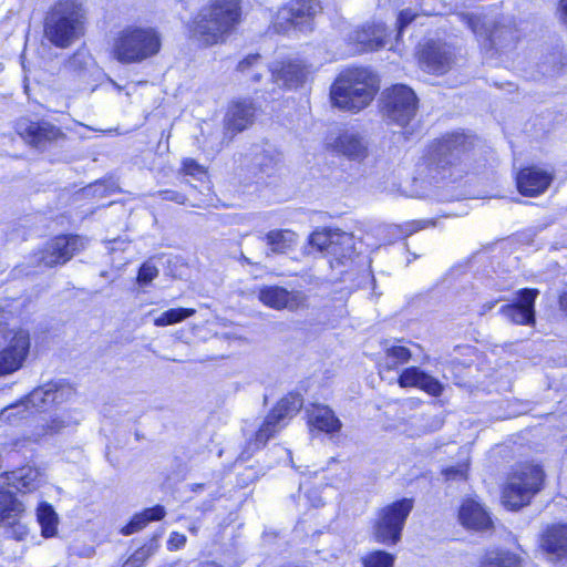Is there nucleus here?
<instances>
[{
    "mask_svg": "<svg viewBox=\"0 0 567 567\" xmlns=\"http://www.w3.org/2000/svg\"><path fill=\"white\" fill-rule=\"evenodd\" d=\"M474 137L451 132L433 140L419 163V173L430 182L455 183L474 169Z\"/></svg>",
    "mask_w": 567,
    "mask_h": 567,
    "instance_id": "nucleus-1",
    "label": "nucleus"
},
{
    "mask_svg": "<svg viewBox=\"0 0 567 567\" xmlns=\"http://www.w3.org/2000/svg\"><path fill=\"white\" fill-rule=\"evenodd\" d=\"M44 483V473L29 465L0 474V528L4 537L22 542L29 534L27 524L22 522L25 506L10 487L28 494L39 489Z\"/></svg>",
    "mask_w": 567,
    "mask_h": 567,
    "instance_id": "nucleus-2",
    "label": "nucleus"
},
{
    "mask_svg": "<svg viewBox=\"0 0 567 567\" xmlns=\"http://www.w3.org/2000/svg\"><path fill=\"white\" fill-rule=\"evenodd\" d=\"M239 21V0H215L195 16L189 32L200 43L213 45L224 42Z\"/></svg>",
    "mask_w": 567,
    "mask_h": 567,
    "instance_id": "nucleus-3",
    "label": "nucleus"
},
{
    "mask_svg": "<svg viewBox=\"0 0 567 567\" xmlns=\"http://www.w3.org/2000/svg\"><path fill=\"white\" fill-rule=\"evenodd\" d=\"M378 91L375 76L363 68L340 73L331 86L332 104L344 111L359 112L368 106Z\"/></svg>",
    "mask_w": 567,
    "mask_h": 567,
    "instance_id": "nucleus-4",
    "label": "nucleus"
},
{
    "mask_svg": "<svg viewBox=\"0 0 567 567\" xmlns=\"http://www.w3.org/2000/svg\"><path fill=\"white\" fill-rule=\"evenodd\" d=\"M85 12L73 0L58 2L48 13L44 34L58 48H68L83 34Z\"/></svg>",
    "mask_w": 567,
    "mask_h": 567,
    "instance_id": "nucleus-5",
    "label": "nucleus"
},
{
    "mask_svg": "<svg viewBox=\"0 0 567 567\" xmlns=\"http://www.w3.org/2000/svg\"><path fill=\"white\" fill-rule=\"evenodd\" d=\"M73 395L74 389L70 383L63 380L51 381L35 388L23 400L2 409L0 419L4 422L14 423L25 417L30 409L44 411L71 400Z\"/></svg>",
    "mask_w": 567,
    "mask_h": 567,
    "instance_id": "nucleus-6",
    "label": "nucleus"
},
{
    "mask_svg": "<svg viewBox=\"0 0 567 567\" xmlns=\"http://www.w3.org/2000/svg\"><path fill=\"white\" fill-rule=\"evenodd\" d=\"M161 47V35L155 29L127 27L115 38L113 54L122 63H138L157 54Z\"/></svg>",
    "mask_w": 567,
    "mask_h": 567,
    "instance_id": "nucleus-7",
    "label": "nucleus"
},
{
    "mask_svg": "<svg viewBox=\"0 0 567 567\" xmlns=\"http://www.w3.org/2000/svg\"><path fill=\"white\" fill-rule=\"evenodd\" d=\"M237 70L254 83L270 73L274 82L288 89L298 87L307 75L305 65L299 61L276 62L268 68L260 54L247 55L238 63Z\"/></svg>",
    "mask_w": 567,
    "mask_h": 567,
    "instance_id": "nucleus-8",
    "label": "nucleus"
},
{
    "mask_svg": "<svg viewBox=\"0 0 567 567\" xmlns=\"http://www.w3.org/2000/svg\"><path fill=\"white\" fill-rule=\"evenodd\" d=\"M544 476L539 465L525 464L519 466L508 477L503 488V504L509 509H518L527 505L540 491Z\"/></svg>",
    "mask_w": 567,
    "mask_h": 567,
    "instance_id": "nucleus-9",
    "label": "nucleus"
},
{
    "mask_svg": "<svg viewBox=\"0 0 567 567\" xmlns=\"http://www.w3.org/2000/svg\"><path fill=\"white\" fill-rule=\"evenodd\" d=\"M412 508L413 501L410 498H402L381 508L372 527L374 540L388 546L398 544Z\"/></svg>",
    "mask_w": 567,
    "mask_h": 567,
    "instance_id": "nucleus-10",
    "label": "nucleus"
},
{
    "mask_svg": "<svg viewBox=\"0 0 567 567\" xmlns=\"http://www.w3.org/2000/svg\"><path fill=\"white\" fill-rule=\"evenodd\" d=\"M457 19L476 35L483 50L486 52H502L514 47L517 40V31L511 25H494L491 30L481 17L471 13H458Z\"/></svg>",
    "mask_w": 567,
    "mask_h": 567,
    "instance_id": "nucleus-11",
    "label": "nucleus"
},
{
    "mask_svg": "<svg viewBox=\"0 0 567 567\" xmlns=\"http://www.w3.org/2000/svg\"><path fill=\"white\" fill-rule=\"evenodd\" d=\"M382 104L386 120L404 127L416 115L419 99L408 85L395 84L382 93Z\"/></svg>",
    "mask_w": 567,
    "mask_h": 567,
    "instance_id": "nucleus-12",
    "label": "nucleus"
},
{
    "mask_svg": "<svg viewBox=\"0 0 567 567\" xmlns=\"http://www.w3.org/2000/svg\"><path fill=\"white\" fill-rule=\"evenodd\" d=\"M301 408L302 399L299 394H289L282 398L265 417L255 433L254 441H249V446H252L254 450L265 446L276 433L287 425V421L296 415Z\"/></svg>",
    "mask_w": 567,
    "mask_h": 567,
    "instance_id": "nucleus-13",
    "label": "nucleus"
},
{
    "mask_svg": "<svg viewBox=\"0 0 567 567\" xmlns=\"http://www.w3.org/2000/svg\"><path fill=\"white\" fill-rule=\"evenodd\" d=\"M84 246V239L78 235L58 236L48 241L42 250L31 256L30 264L44 267L63 265Z\"/></svg>",
    "mask_w": 567,
    "mask_h": 567,
    "instance_id": "nucleus-14",
    "label": "nucleus"
},
{
    "mask_svg": "<svg viewBox=\"0 0 567 567\" xmlns=\"http://www.w3.org/2000/svg\"><path fill=\"white\" fill-rule=\"evenodd\" d=\"M30 334L27 330L18 329L8 342L0 348V377L12 374L20 370L29 354Z\"/></svg>",
    "mask_w": 567,
    "mask_h": 567,
    "instance_id": "nucleus-15",
    "label": "nucleus"
},
{
    "mask_svg": "<svg viewBox=\"0 0 567 567\" xmlns=\"http://www.w3.org/2000/svg\"><path fill=\"white\" fill-rule=\"evenodd\" d=\"M16 131L25 143L38 150H45L52 143L65 137L59 127L45 121L34 122L29 118H20L17 122Z\"/></svg>",
    "mask_w": 567,
    "mask_h": 567,
    "instance_id": "nucleus-16",
    "label": "nucleus"
},
{
    "mask_svg": "<svg viewBox=\"0 0 567 567\" xmlns=\"http://www.w3.org/2000/svg\"><path fill=\"white\" fill-rule=\"evenodd\" d=\"M334 240L331 243L326 258L330 267L337 270L339 275L348 274L355 264V249L353 236L349 233L340 231L332 235Z\"/></svg>",
    "mask_w": 567,
    "mask_h": 567,
    "instance_id": "nucleus-17",
    "label": "nucleus"
},
{
    "mask_svg": "<svg viewBox=\"0 0 567 567\" xmlns=\"http://www.w3.org/2000/svg\"><path fill=\"white\" fill-rule=\"evenodd\" d=\"M259 300L267 307L296 311L308 307V296L299 290L288 291L279 286H265L258 292Z\"/></svg>",
    "mask_w": 567,
    "mask_h": 567,
    "instance_id": "nucleus-18",
    "label": "nucleus"
},
{
    "mask_svg": "<svg viewBox=\"0 0 567 567\" xmlns=\"http://www.w3.org/2000/svg\"><path fill=\"white\" fill-rule=\"evenodd\" d=\"M538 295L537 289H520L517 291L516 301L502 306L499 312L513 323L534 326L536 321L535 301Z\"/></svg>",
    "mask_w": 567,
    "mask_h": 567,
    "instance_id": "nucleus-19",
    "label": "nucleus"
},
{
    "mask_svg": "<svg viewBox=\"0 0 567 567\" xmlns=\"http://www.w3.org/2000/svg\"><path fill=\"white\" fill-rule=\"evenodd\" d=\"M321 7L317 0H297L279 12L278 20H285L288 27L301 32L312 30V20L320 12Z\"/></svg>",
    "mask_w": 567,
    "mask_h": 567,
    "instance_id": "nucleus-20",
    "label": "nucleus"
},
{
    "mask_svg": "<svg viewBox=\"0 0 567 567\" xmlns=\"http://www.w3.org/2000/svg\"><path fill=\"white\" fill-rule=\"evenodd\" d=\"M452 61L453 52L446 43L431 40L420 51V64L429 73H445Z\"/></svg>",
    "mask_w": 567,
    "mask_h": 567,
    "instance_id": "nucleus-21",
    "label": "nucleus"
},
{
    "mask_svg": "<svg viewBox=\"0 0 567 567\" xmlns=\"http://www.w3.org/2000/svg\"><path fill=\"white\" fill-rule=\"evenodd\" d=\"M388 30L384 23L365 24L350 34V40L357 44L358 52L377 51L388 43Z\"/></svg>",
    "mask_w": 567,
    "mask_h": 567,
    "instance_id": "nucleus-22",
    "label": "nucleus"
},
{
    "mask_svg": "<svg viewBox=\"0 0 567 567\" xmlns=\"http://www.w3.org/2000/svg\"><path fill=\"white\" fill-rule=\"evenodd\" d=\"M553 176L540 168L527 167L522 169L516 178L517 188L524 196H537L543 194L550 185Z\"/></svg>",
    "mask_w": 567,
    "mask_h": 567,
    "instance_id": "nucleus-23",
    "label": "nucleus"
},
{
    "mask_svg": "<svg viewBox=\"0 0 567 567\" xmlns=\"http://www.w3.org/2000/svg\"><path fill=\"white\" fill-rule=\"evenodd\" d=\"M458 519L468 529L483 532L493 527L489 513L481 503L473 498H467L462 503L458 511Z\"/></svg>",
    "mask_w": 567,
    "mask_h": 567,
    "instance_id": "nucleus-24",
    "label": "nucleus"
},
{
    "mask_svg": "<svg viewBox=\"0 0 567 567\" xmlns=\"http://www.w3.org/2000/svg\"><path fill=\"white\" fill-rule=\"evenodd\" d=\"M368 140L355 130H346L336 138L333 148L350 159L361 161L368 155Z\"/></svg>",
    "mask_w": 567,
    "mask_h": 567,
    "instance_id": "nucleus-25",
    "label": "nucleus"
},
{
    "mask_svg": "<svg viewBox=\"0 0 567 567\" xmlns=\"http://www.w3.org/2000/svg\"><path fill=\"white\" fill-rule=\"evenodd\" d=\"M256 107L249 100L233 102L225 117L227 132L239 133L254 123Z\"/></svg>",
    "mask_w": 567,
    "mask_h": 567,
    "instance_id": "nucleus-26",
    "label": "nucleus"
},
{
    "mask_svg": "<svg viewBox=\"0 0 567 567\" xmlns=\"http://www.w3.org/2000/svg\"><path fill=\"white\" fill-rule=\"evenodd\" d=\"M540 547L550 559H567V524L547 527L542 535Z\"/></svg>",
    "mask_w": 567,
    "mask_h": 567,
    "instance_id": "nucleus-27",
    "label": "nucleus"
},
{
    "mask_svg": "<svg viewBox=\"0 0 567 567\" xmlns=\"http://www.w3.org/2000/svg\"><path fill=\"white\" fill-rule=\"evenodd\" d=\"M307 415L311 431L317 430L326 434H334L342 427L341 421L328 405L312 404L307 409Z\"/></svg>",
    "mask_w": 567,
    "mask_h": 567,
    "instance_id": "nucleus-28",
    "label": "nucleus"
},
{
    "mask_svg": "<svg viewBox=\"0 0 567 567\" xmlns=\"http://www.w3.org/2000/svg\"><path fill=\"white\" fill-rule=\"evenodd\" d=\"M399 384L402 388L416 386L426 393L439 396L443 391V385L435 378L426 374L417 367L406 368L399 377Z\"/></svg>",
    "mask_w": 567,
    "mask_h": 567,
    "instance_id": "nucleus-29",
    "label": "nucleus"
},
{
    "mask_svg": "<svg viewBox=\"0 0 567 567\" xmlns=\"http://www.w3.org/2000/svg\"><path fill=\"white\" fill-rule=\"evenodd\" d=\"M165 514L166 511L162 505H156L154 507L146 508L143 512L137 513L133 516L131 522L122 528V534H134L144 528L148 523L161 520L162 518H164Z\"/></svg>",
    "mask_w": 567,
    "mask_h": 567,
    "instance_id": "nucleus-30",
    "label": "nucleus"
},
{
    "mask_svg": "<svg viewBox=\"0 0 567 567\" xmlns=\"http://www.w3.org/2000/svg\"><path fill=\"white\" fill-rule=\"evenodd\" d=\"M37 519L43 537L49 538L56 534L59 518L52 505L47 502L40 503L37 508Z\"/></svg>",
    "mask_w": 567,
    "mask_h": 567,
    "instance_id": "nucleus-31",
    "label": "nucleus"
},
{
    "mask_svg": "<svg viewBox=\"0 0 567 567\" xmlns=\"http://www.w3.org/2000/svg\"><path fill=\"white\" fill-rule=\"evenodd\" d=\"M266 241L272 252L282 254L296 243V234L289 229L270 230Z\"/></svg>",
    "mask_w": 567,
    "mask_h": 567,
    "instance_id": "nucleus-32",
    "label": "nucleus"
},
{
    "mask_svg": "<svg viewBox=\"0 0 567 567\" xmlns=\"http://www.w3.org/2000/svg\"><path fill=\"white\" fill-rule=\"evenodd\" d=\"M482 567H522L519 558L509 551L487 553L482 561Z\"/></svg>",
    "mask_w": 567,
    "mask_h": 567,
    "instance_id": "nucleus-33",
    "label": "nucleus"
},
{
    "mask_svg": "<svg viewBox=\"0 0 567 567\" xmlns=\"http://www.w3.org/2000/svg\"><path fill=\"white\" fill-rule=\"evenodd\" d=\"M411 358V351L403 346H393L385 350V355L380 363L388 370H394L399 365L404 364Z\"/></svg>",
    "mask_w": 567,
    "mask_h": 567,
    "instance_id": "nucleus-34",
    "label": "nucleus"
},
{
    "mask_svg": "<svg viewBox=\"0 0 567 567\" xmlns=\"http://www.w3.org/2000/svg\"><path fill=\"white\" fill-rule=\"evenodd\" d=\"M195 309L190 308H174L164 311L159 317L154 320L156 327H165L178 323L195 313Z\"/></svg>",
    "mask_w": 567,
    "mask_h": 567,
    "instance_id": "nucleus-35",
    "label": "nucleus"
},
{
    "mask_svg": "<svg viewBox=\"0 0 567 567\" xmlns=\"http://www.w3.org/2000/svg\"><path fill=\"white\" fill-rule=\"evenodd\" d=\"M66 425H68V423L63 419H61L59 416H54L51 420L37 425L31 435V439L33 441H38L44 436L58 434Z\"/></svg>",
    "mask_w": 567,
    "mask_h": 567,
    "instance_id": "nucleus-36",
    "label": "nucleus"
},
{
    "mask_svg": "<svg viewBox=\"0 0 567 567\" xmlns=\"http://www.w3.org/2000/svg\"><path fill=\"white\" fill-rule=\"evenodd\" d=\"M158 548L156 537H153L148 544L138 548L122 567H142L147 558L155 554Z\"/></svg>",
    "mask_w": 567,
    "mask_h": 567,
    "instance_id": "nucleus-37",
    "label": "nucleus"
},
{
    "mask_svg": "<svg viewBox=\"0 0 567 567\" xmlns=\"http://www.w3.org/2000/svg\"><path fill=\"white\" fill-rule=\"evenodd\" d=\"M339 233L340 230L331 229L316 230L311 234L309 238V244L311 245V247L317 248L320 252H322L326 256L331 243L334 240V238H332V235Z\"/></svg>",
    "mask_w": 567,
    "mask_h": 567,
    "instance_id": "nucleus-38",
    "label": "nucleus"
},
{
    "mask_svg": "<svg viewBox=\"0 0 567 567\" xmlns=\"http://www.w3.org/2000/svg\"><path fill=\"white\" fill-rule=\"evenodd\" d=\"M394 556L383 551L375 550L370 553L364 559V567H393Z\"/></svg>",
    "mask_w": 567,
    "mask_h": 567,
    "instance_id": "nucleus-39",
    "label": "nucleus"
},
{
    "mask_svg": "<svg viewBox=\"0 0 567 567\" xmlns=\"http://www.w3.org/2000/svg\"><path fill=\"white\" fill-rule=\"evenodd\" d=\"M158 276V269L151 262H144L137 275V282L142 286L148 285L154 278Z\"/></svg>",
    "mask_w": 567,
    "mask_h": 567,
    "instance_id": "nucleus-40",
    "label": "nucleus"
},
{
    "mask_svg": "<svg viewBox=\"0 0 567 567\" xmlns=\"http://www.w3.org/2000/svg\"><path fill=\"white\" fill-rule=\"evenodd\" d=\"M183 171L186 175H190L198 181H202L204 177H206L205 168L192 158L184 159Z\"/></svg>",
    "mask_w": 567,
    "mask_h": 567,
    "instance_id": "nucleus-41",
    "label": "nucleus"
},
{
    "mask_svg": "<svg viewBox=\"0 0 567 567\" xmlns=\"http://www.w3.org/2000/svg\"><path fill=\"white\" fill-rule=\"evenodd\" d=\"M415 18H416V13H414L411 9H404V10L400 11V13L398 16V19H396V29H398L396 41L401 37V34L404 31V29L411 22H413Z\"/></svg>",
    "mask_w": 567,
    "mask_h": 567,
    "instance_id": "nucleus-42",
    "label": "nucleus"
},
{
    "mask_svg": "<svg viewBox=\"0 0 567 567\" xmlns=\"http://www.w3.org/2000/svg\"><path fill=\"white\" fill-rule=\"evenodd\" d=\"M467 465L450 466L443 471L447 480H463L466 476Z\"/></svg>",
    "mask_w": 567,
    "mask_h": 567,
    "instance_id": "nucleus-43",
    "label": "nucleus"
},
{
    "mask_svg": "<svg viewBox=\"0 0 567 567\" xmlns=\"http://www.w3.org/2000/svg\"><path fill=\"white\" fill-rule=\"evenodd\" d=\"M158 195L164 200L175 202L181 205H184L186 203V196L174 189L161 190L158 192Z\"/></svg>",
    "mask_w": 567,
    "mask_h": 567,
    "instance_id": "nucleus-44",
    "label": "nucleus"
},
{
    "mask_svg": "<svg viewBox=\"0 0 567 567\" xmlns=\"http://www.w3.org/2000/svg\"><path fill=\"white\" fill-rule=\"evenodd\" d=\"M186 544V536L183 534H179L177 532H173L169 535V538L167 540V548L169 550H177L185 546Z\"/></svg>",
    "mask_w": 567,
    "mask_h": 567,
    "instance_id": "nucleus-45",
    "label": "nucleus"
},
{
    "mask_svg": "<svg viewBox=\"0 0 567 567\" xmlns=\"http://www.w3.org/2000/svg\"><path fill=\"white\" fill-rule=\"evenodd\" d=\"M430 224V221H411L405 225V234L412 235L413 233L417 231L419 229H422L425 227V225Z\"/></svg>",
    "mask_w": 567,
    "mask_h": 567,
    "instance_id": "nucleus-46",
    "label": "nucleus"
},
{
    "mask_svg": "<svg viewBox=\"0 0 567 567\" xmlns=\"http://www.w3.org/2000/svg\"><path fill=\"white\" fill-rule=\"evenodd\" d=\"M17 330L9 329L6 324L0 323V348L8 342L11 334H13Z\"/></svg>",
    "mask_w": 567,
    "mask_h": 567,
    "instance_id": "nucleus-47",
    "label": "nucleus"
},
{
    "mask_svg": "<svg viewBox=\"0 0 567 567\" xmlns=\"http://www.w3.org/2000/svg\"><path fill=\"white\" fill-rule=\"evenodd\" d=\"M560 20L567 28V0L559 1Z\"/></svg>",
    "mask_w": 567,
    "mask_h": 567,
    "instance_id": "nucleus-48",
    "label": "nucleus"
},
{
    "mask_svg": "<svg viewBox=\"0 0 567 567\" xmlns=\"http://www.w3.org/2000/svg\"><path fill=\"white\" fill-rule=\"evenodd\" d=\"M559 303L564 310H567V290L560 296Z\"/></svg>",
    "mask_w": 567,
    "mask_h": 567,
    "instance_id": "nucleus-49",
    "label": "nucleus"
},
{
    "mask_svg": "<svg viewBox=\"0 0 567 567\" xmlns=\"http://www.w3.org/2000/svg\"><path fill=\"white\" fill-rule=\"evenodd\" d=\"M495 306V302H486L482 306V310H481V315H484L485 312L489 311L491 309H493Z\"/></svg>",
    "mask_w": 567,
    "mask_h": 567,
    "instance_id": "nucleus-50",
    "label": "nucleus"
},
{
    "mask_svg": "<svg viewBox=\"0 0 567 567\" xmlns=\"http://www.w3.org/2000/svg\"><path fill=\"white\" fill-rule=\"evenodd\" d=\"M199 567H223V566L215 561H204L199 565Z\"/></svg>",
    "mask_w": 567,
    "mask_h": 567,
    "instance_id": "nucleus-51",
    "label": "nucleus"
},
{
    "mask_svg": "<svg viewBox=\"0 0 567 567\" xmlns=\"http://www.w3.org/2000/svg\"><path fill=\"white\" fill-rule=\"evenodd\" d=\"M275 25H276V28H281L282 27L280 21H277Z\"/></svg>",
    "mask_w": 567,
    "mask_h": 567,
    "instance_id": "nucleus-52",
    "label": "nucleus"
},
{
    "mask_svg": "<svg viewBox=\"0 0 567 567\" xmlns=\"http://www.w3.org/2000/svg\"><path fill=\"white\" fill-rule=\"evenodd\" d=\"M244 259H245L246 262L250 264L248 258L244 257Z\"/></svg>",
    "mask_w": 567,
    "mask_h": 567,
    "instance_id": "nucleus-53",
    "label": "nucleus"
}]
</instances>
